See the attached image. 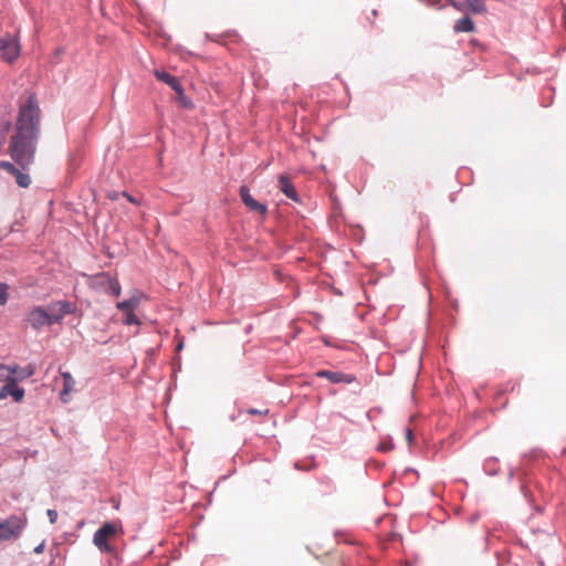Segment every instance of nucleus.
<instances>
[{
  "label": "nucleus",
  "mask_w": 566,
  "mask_h": 566,
  "mask_svg": "<svg viewBox=\"0 0 566 566\" xmlns=\"http://www.w3.org/2000/svg\"><path fill=\"white\" fill-rule=\"evenodd\" d=\"M40 135L41 108L38 95L30 93L25 104L19 106L14 133L9 144L10 156L20 167L13 176L21 188H28L31 185V177L25 170L34 163Z\"/></svg>",
  "instance_id": "nucleus-1"
},
{
  "label": "nucleus",
  "mask_w": 566,
  "mask_h": 566,
  "mask_svg": "<svg viewBox=\"0 0 566 566\" xmlns=\"http://www.w3.org/2000/svg\"><path fill=\"white\" fill-rule=\"evenodd\" d=\"M124 534L119 522H106L93 535V543L101 553L114 554L115 548L108 543L117 535Z\"/></svg>",
  "instance_id": "nucleus-2"
},
{
  "label": "nucleus",
  "mask_w": 566,
  "mask_h": 566,
  "mask_svg": "<svg viewBox=\"0 0 566 566\" xmlns=\"http://www.w3.org/2000/svg\"><path fill=\"white\" fill-rule=\"evenodd\" d=\"M27 521L18 515H10L0 522V542L18 538L23 532Z\"/></svg>",
  "instance_id": "nucleus-3"
},
{
  "label": "nucleus",
  "mask_w": 566,
  "mask_h": 566,
  "mask_svg": "<svg viewBox=\"0 0 566 566\" xmlns=\"http://www.w3.org/2000/svg\"><path fill=\"white\" fill-rule=\"evenodd\" d=\"M95 287L114 296H119L122 287L119 282L107 273H101L95 277Z\"/></svg>",
  "instance_id": "nucleus-4"
},
{
  "label": "nucleus",
  "mask_w": 566,
  "mask_h": 566,
  "mask_svg": "<svg viewBox=\"0 0 566 566\" xmlns=\"http://www.w3.org/2000/svg\"><path fill=\"white\" fill-rule=\"evenodd\" d=\"M0 51L2 57L9 62L12 63L15 61L20 54L21 48L20 43L11 36H7L0 40Z\"/></svg>",
  "instance_id": "nucleus-5"
},
{
  "label": "nucleus",
  "mask_w": 566,
  "mask_h": 566,
  "mask_svg": "<svg viewBox=\"0 0 566 566\" xmlns=\"http://www.w3.org/2000/svg\"><path fill=\"white\" fill-rule=\"evenodd\" d=\"M0 370L8 371L12 378H17V381H20L32 377L36 371V365L29 363L27 366L20 367L18 365L6 366L0 364Z\"/></svg>",
  "instance_id": "nucleus-6"
},
{
  "label": "nucleus",
  "mask_w": 566,
  "mask_h": 566,
  "mask_svg": "<svg viewBox=\"0 0 566 566\" xmlns=\"http://www.w3.org/2000/svg\"><path fill=\"white\" fill-rule=\"evenodd\" d=\"M239 195H240L242 202L249 210H251L253 212H259L261 214L266 213V211H268L266 205L261 203L256 199H254L252 197L248 186L242 185L239 189Z\"/></svg>",
  "instance_id": "nucleus-7"
},
{
  "label": "nucleus",
  "mask_w": 566,
  "mask_h": 566,
  "mask_svg": "<svg viewBox=\"0 0 566 566\" xmlns=\"http://www.w3.org/2000/svg\"><path fill=\"white\" fill-rule=\"evenodd\" d=\"M27 319H28L29 324L31 325V327L34 328V329H40L43 326H50L51 325L50 324V319H49V315H48V311H45L41 306L33 307L28 313V318Z\"/></svg>",
  "instance_id": "nucleus-8"
},
{
  "label": "nucleus",
  "mask_w": 566,
  "mask_h": 566,
  "mask_svg": "<svg viewBox=\"0 0 566 566\" xmlns=\"http://www.w3.org/2000/svg\"><path fill=\"white\" fill-rule=\"evenodd\" d=\"M316 377L325 378L332 384H352L356 380V377L352 374H345L342 371H333L327 369H321L316 371Z\"/></svg>",
  "instance_id": "nucleus-9"
},
{
  "label": "nucleus",
  "mask_w": 566,
  "mask_h": 566,
  "mask_svg": "<svg viewBox=\"0 0 566 566\" xmlns=\"http://www.w3.org/2000/svg\"><path fill=\"white\" fill-rule=\"evenodd\" d=\"M4 377V374L0 373V378ZM7 397L11 396L15 402H20L24 398V389L18 386L17 378H12L11 375H6V385L2 386Z\"/></svg>",
  "instance_id": "nucleus-10"
},
{
  "label": "nucleus",
  "mask_w": 566,
  "mask_h": 566,
  "mask_svg": "<svg viewBox=\"0 0 566 566\" xmlns=\"http://www.w3.org/2000/svg\"><path fill=\"white\" fill-rule=\"evenodd\" d=\"M154 74L159 81L167 84L178 95H182L184 87L178 77L171 75L170 73H168L166 71H160V70H155Z\"/></svg>",
  "instance_id": "nucleus-11"
},
{
  "label": "nucleus",
  "mask_w": 566,
  "mask_h": 566,
  "mask_svg": "<svg viewBox=\"0 0 566 566\" xmlns=\"http://www.w3.org/2000/svg\"><path fill=\"white\" fill-rule=\"evenodd\" d=\"M279 188L289 199L293 200L294 202L301 201L295 187L287 176L281 175L279 177Z\"/></svg>",
  "instance_id": "nucleus-12"
},
{
  "label": "nucleus",
  "mask_w": 566,
  "mask_h": 566,
  "mask_svg": "<svg viewBox=\"0 0 566 566\" xmlns=\"http://www.w3.org/2000/svg\"><path fill=\"white\" fill-rule=\"evenodd\" d=\"M61 377L63 379V389L60 392V399L63 402H67L70 392L74 390L75 380L70 371H61Z\"/></svg>",
  "instance_id": "nucleus-13"
},
{
  "label": "nucleus",
  "mask_w": 566,
  "mask_h": 566,
  "mask_svg": "<svg viewBox=\"0 0 566 566\" xmlns=\"http://www.w3.org/2000/svg\"><path fill=\"white\" fill-rule=\"evenodd\" d=\"M474 30V22L469 17H462L455 21L454 31L455 32H472Z\"/></svg>",
  "instance_id": "nucleus-14"
},
{
  "label": "nucleus",
  "mask_w": 566,
  "mask_h": 566,
  "mask_svg": "<svg viewBox=\"0 0 566 566\" xmlns=\"http://www.w3.org/2000/svg\"><path fill=\"white\" fill-rule=\"evenodd\" d=\"M139 305V298L137 296H132L127 300L118 302L116 307L120 310L123 313L133 312Z\"/></svg>",
  "instance_id": "nucleus-15"
},
{
  "label": "nucleus",
  "mask_w": 566,
  "mask_h": 566,
  "mask_svg": "<svg viewBox=\"0 0 566 566\" xmlns=\"http://www.w3.org/2000/svg\"><path fill=\"white\" fill-rule=\"evenodd\" d=\"M50 312H48L50 324H56L60 323L64 315L62 314L61 310L57 307V303H53L49 306Z\"/></svg>",
  "instance_id": "nucleus-16"
},
{
  "label": "nucleus",
  "mask_w": 566,
  "mask_h": 566,
  "mask_svg": "<svg viewBox=\"0 0 566 566\" xmlns=\"http://www.w3.org/2000/svg\"><path fill=\"white\" fill-rule=\"evenodd\" d=\"M483 470L488 475H496L499 473L497 458H488L483 463Z\"/></svg>",
  "instance_id": "nucleus-17"
},
{
  "label": "nucleus",
  "mask_w": 566,
  "mask_h": 566,
  "mask_svg": "<svg viewBox=\"0 0 566 566\" xmlns=\"http://www.w3.org/2000/svg\"><path fill=\"white\" fill-rule=\"evenodd\" d=\"M56 303H57V307L61 310V312L64 316L69 315V314H73L76 311V305L72 302L57 301Z\"/></svg>",
  "instance_id": "nucleus-18"
},
{
  "label": "nucleus",
  "mask_w": 566,
  "mask_h": 566,
  "mask_svg": "<svg viewBox=\"0 0 566 566\" xmlns=\"http://www.w3.org/2000/svg\"><path fill=\"white\" fill-rule=\"evenodd\" d=\"M467 2L473 13H483L486 11V7L482 0H467Z\"/></svg>",
  "instance_id": "nucleus-19"
},
{
  "label": "nucleus",
  "mask_w": 566,
  "mask_h": 566,
  "mask_svg": "<svg viewBox=\"0 0 566 566\" xmlns=\"http://www.w3.org/2000/svg\"><path fill=\"white\" fill-rule=\"evenodd\" d=\"M123 323L125 325H138L139 324V319L134 314V311L133 312H125L124 313Z\"/></svg>",
  "instance_id": "nucleus-20"
},
{
  "label": "nucleus",
  "mask_w": 566,
  "mask_h": 566,
  "mask_svg": "<svg viewBox=\"0 0 566 566\" xmlns=\"http://www.w3.org/2000/svg\"><path fill=\"white\" fill-rule=\"evenodd\" d=\"M8 285L6 283H0V305H4L8 302Z\"/></svg>",
  "instance_id": "nucleus-21"
},
{
  "label": "nucleus",
  "mask_w": 566,
  "mask_h": 566,
  "mask_svg": "<svg viewBox=\"0 0 566 566\" xmlns=\"http://www.w3.org/2000/svg\"><path fill=\"white\" fill-rule=\"evenodd\" d=\"M17 164L11 161H1L0 167L8 171L9 174L13 175L19 168L15 166Z\"/></svg>",
  "instance_id": "nucleus-22"
},
{
  "label": "nucleus",
  "mask_w": 566,
  "mask_h": 566,
  "mask_svg": "<svg viewBox=\"0 0 566 566\" xmlns=\"http://www.w3.org/2000/svg\"><path fill=\"white\" fill-rule=\"evenodd\" d=\"M178 96H179V102H180L181 106H184V107L192 106L191 101L185 95V91L182 92V95H178Z\"/></svg>",
  "instance_id": "nucleus-23"
},
{
  "label": "nucleus",
  "mask_w": 566,
  "mask_h": 566,
  "mask_svg": "<svg viewBox=\"0 0 566 566\" xmlns=\"http://www.w3.org/2000/svg\"><path fill=\"white\" fill-rule=\"evenodd\" d=\"M46 515L51 524H54L57 520V512L53 509L48 510Z\"/></svg>",
  "instance_id": "nucleus-24"
},
{
  "label": "nucleus",
  "mask_w": 566,
  "mask_h": 566,
  "mask_svg": "<svg viewBox=\"0 0 566 566\" xmlns=\"http://www.w3.org/2000/svg\"><path fill=\"white\" fill-rule=\"evenodd\" d=\"M480 517H481L480 513H479V512H476V513L472 514V515L468 518V522H469L470 524H474V523H476V522L480 520Z\"/></svg>",
  "instance_id": "nucleus-25"
},
{
  "label": "nucleus",
  "mask_w": 566,
  "mask_h": 566,
  "mask_svg": "<svg viewBox=\"0 0 566 566\" xmlns=\"http://www.w3.org/2000/svg\"><path fill=\"white\" fill-rule=\"evenodd\" d=\"M268 412H269V410L261 411V410L254 409V408H251L248 410V413H250V415H263V413H268Z\"/></svg>",
  "instance_id": "nucleus-26"
},
{
  "label": "nucleus",
  "mask_w": 566,
  "mask_h": 566,
  "mask_svg": "<svg viewBox=\"0 0 566 566\" xmlns=\"http://www.w3.org/2000/svg\"><path fill=\"white\" fill-rule=\"evenodd\" d=\"M44 547H45L44 542H42L38 546L34 547L33 552L35 554H41L44 551Z\"/></svg>",
  "instance_id": "nucleus-27"
},
{
  "label": "nucleus",
  "mask_w": 566,
  "mask_h": 566,
  "mask_svg": "<svg viewBox=\"0 0 566 566\" xmlns=\"http://www.w3.org/2000/svg\"><path fill=\"white\" fill-rule=\"evenodd\" d=\"M405 431H406V438H407L408 442L411 443V441H412V431H411V429L410 428H406Z\"/></svg>",
  "instance_id": "nucleus-28"
},
{
  "label": "nucleus",
  "mask_w": 566,
  "mask_h": 566,
  "mask_svg": "<svg viewBox=\"0 0 566 566\" xmlns=\"http://www.w3.org/2000/svg\"><path fill=\"white\" fill-rule=\"evenodd\" d=\"M123 196L126 197L128 201L136 202L135 198L130 196L128 192L124 191Z\"/></svg>",
  "instance_id": "nucleus-29"
},
{
  "label": "nucleus",
  "mask_w": 566,
  "mask_h": 566,
  "mask_svg": "<svg viewBox=\"0 0 566 566\" xmlns=\"http://www.w3.org/2000/svg\"><path fill=\"white\" fill-rule=\"evenodd\" d=\"M452 7H453L454 9H457V10L461 11V10H463V7H464V6H463V3H459V2H457V1H455V6H452Z\"/></svg>",
  "instance_id": "nucleus-30"
},
{
  "label": "nucleus",
  "mask_w": 566,
  "mask_h": 566,
  "mask_svg": "<svg viewBox=\"0 0 566 566\" xmlns=\"http://www.w3.org/2000/svg\"><path fill=\"white\" fill-rule=\"evenodd\" d=\"M7 398L6 391L3 390V387L0 389V400Z\"/></svg>",
  "instance_id": "nucleus-31"
},
{
  "label": "nucleus",
  "mask_w": 566,
  "mask_h": 566,
  "mask_svg": "<svg viewBox=\"0 0 566 566\" xmlns=\"http://www.w3.org/2000/svg\"><path fill=\"white\" fill-rule=\"evenodd\" d=\"M438 3H439V1H429V2H428V6H430V7H437V6H438Z\"/></svg>",
  "instance_id": "nucleus-32"
},
{
  "label": "nucleus",
  "mask_w": 566,
  "mask_h": 566,
  "mask_svg": "<svg viewBox=\"0 0 566 566\" xmlns=\"http://www.w3.org/2000/svg\"><path fill=\"white\" fill-rule=\"evenodd\" d=\"M513 476H514V472H513V470L511 469V470H510V473H509V479H510V480H512V479H513Z\"/></svg>",
  "instance_id": "nucleus-33"
},
{
  "label": "nucleus",
  "mask_w": 566,
  "mask_h": 566,
  "mask_svg": "<svg viewBox=\"0 0 566 566\" xmlns=\"http://www.w3.org/2000/svg\"><path fill=\"white\" fill-rule=\"evenodd\" d=\"M182 347H184V344H182V343H179V344L177 345V350L182 349Z\"/></svg>",
  "instance_id": "nucleus-34"
},
{
  "label": "nucleus",
  "mask_w": 566,
  "mask_h": 566,
  "mask_svg": "<svg viewBox=\"0 0 566 566\" xmlns=\"http://www.w3.org/2000/svg\"><path fill=\"white\" fill-rule=\"evenodd\" d=\"M450 6H455V0H447Z\"/></svg>",
  "instance_id": "nucleus-35"
},
{
  "label": "nucleus",
  "mask_w": 566,
  "mask_h": 566,
  "mask_svg": "<svg viewBox=\"0 0 566 566\" xmlns=\"http://www.w3.org/2000/svg\"><path fill=\"white\" fill-rule=\"evenodd\" d=\"M335 293L342 295V292L339 290H335Z\"/></svg>",
  "instance_id": "nucleus-36"
}]
</instances>
